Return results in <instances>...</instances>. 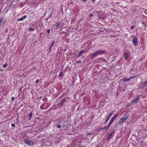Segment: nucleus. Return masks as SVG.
<instances>
[{
    "label": "nucleus",
    "instance_id": "obj_1",
    "mask_svg": "<svg viewBox=\"0 0 147 147\" xmlns=\"http://www.w3.org/2000/svg\"><path fill=\"white\" fill-rule=\"evenodd\" d=\"M128 117V116L125 114L119 120V125L121 124H123V122L127 119Z\"/></svg>",
    "mask_w": 147,
    "mask_h": 147
},
{
    "label": "nucleus",
    "instance_id": "obj_2",
    "mask_svg": "<svg viewBox=\"0 0 147 147\" xmlns=\"http://www.w3.org/2000/svg\"><path fill=\"white\" fill-rule=\"evenodd\" d=\"M132 42L134 45L135 46H136L138 45V39L135 36L133 37V39L132 40Z\"/></svg>",
    "mask_w": 147,
    "mask_h": 147
},
{
    "label": "nucleus",
    "instance_id": "obj_3",
    "mask_svg": "<svg viewBox=\"0 0 147 147\" xmlns=\"http://www.w3.org/2000/svg\"><path fill=\"white\" fill-rule=\"evenodd\" d=\"M24 142L26 144L28 145H32L33 144V142L32 141H30L27 140H25L24 141Z\"/></svg>",
    "mask_w": 147,
    "mask_h": 147
},
{
    "label": "nucleus",
    "instance_id": "obj_4",
    "mask_svg": "<svg viewBox=\"0 0 147 147\" xmlns=\"http://www.w3.org/2000/svg\"><path fill=\"white\" fill-rule=\"evenodd\" d=\"M139 99H140V96H137L136 98H135V99L134 100H133L131 101V102L132 103L137 102L138 101Z\"/></svg>",
    "mask_w": 147,
    "mask_h": 147
},
{
    "label": "nucleus",
    "instance_id": "obj_5",
    "mask_svg": "<svg viewBox=\"0 0 147 147\" xmlns=\"http://www.w3.org/2000/svg\"><path fill=\"white\" fill-rule=\"evenodd\" d=\"M129 53H125L123 55L124 58L126 60H127V58L129 57Z\"/></svg>",
    "mask_w": 147,
    "mask_h": 147
},
{
    "label": "nucleus",
    "instance_id": "obj_6",
    "mask_svg": "<svg viewBox=\"0 0 147 147\" xmlns=\"http://www.w3.org/2000/svg\"><path fill=\"white\" fill-rule=\"evenodd\" d=\"M92 55L91 56V58L92 59H93L94 57H96L98 55L96 51L92 53Z\"/></svg>",
    "mask_w": 147,
    "mask_h": 147
},
{
    "label": "nucleus",
    "instance_id": "obj_7",
    "mask_svg": "<svg viewBox=\"0 0 147 147\" xmlns=\"http://www.w3.org/2000/svg\"><path fill=\"white\" fill-rule=\"evenodd\" d=\"M96 52L98 55H100L102 54L105 53V51H97Z\"/></svg>",
    "mask_w": 147,
    "mask_h": 147
},
{
    "label": "nucleus",
    "instance_id": "obj_8",
    "mask_svg": "<svg viewBox=\"0 0 147 147\" xmlns=\"http://www.w3.org/2000/svg\"><path fill=\"white\" fill-rule=\"evenodd\" d=\"M113 136V132H111L109 135L107 136V140H110L112 138Z\"/></svg>",
    "mask_w": 147,
    "mask_h": 147
},
{
    "label": "nucleus",
    "instance_id": "obj_9",
    "mask_svg": "<svg viewBox=\"0 0 147 147\" xmlns=\"http://www.w3.org/2000/svg\"><path fill=\"white\" fill-rule=\"evenodd\" d=\"M27 17L25 15L22 16L20 18L18 19L17 20L18 21H23L24 19L26 18Z\"/></svg>",
    "mask_w": 147,
    "mask_h": 147
},
{
    "label": "nucleus",
    "instance_id": "obj_10",
    "mask_svg": "<svg viewBox=\"0 0 147 147\" xmlns=\"http://www.w3.org/2000/svg\"><path fill=\"white\" fill-rule=\"evenodd\" d=\"M85 50H82L80 52L78 55V57H80L82 55V53L85 52Z\"/></svg>",
    "mask_w": 147,
    "mask_h": 147
},
{
    "label": "nucleus",
    "instance_id": "obj_11",
    "mask_svg": "<svg viewBox=\"0 0 147 147\" xmlns=\"http://www.w3.org/2000/svg\"><path fill=\"white\" fill-rule=\"evenodd\" d=\"M111 116H110L109 115H108L107 116L106 118V120L105 121V123H106L108 121V120L110 119Z\"/></svg>",
    "mask_w": 147,
    "mask_h": 147
},
{
    "label": "nucleus",
    "instance_id": "obj_12",
    "mask_svg": "<svg viewBox=\"0 0 147 147\" xmlns=\"http://www.w3.org/2000/svg\"><path fill=\"white\" fill-rule=\"evenodd\" d=\"M123 80L125 81H129L130 80V78H124L123 79Z\"/></svg>",
    "mask_w": 147,
    "mask_h": 147
},
{
    "label": "nucleus",
    "instance_id": "obj_13",
    "mask_svg": "<svg viewBox=\"0 0 147 147\" xmlns=\"http://www.w3.org/2000/svg\"><path fill=\"white\" fill-rule=\"evenodd\" d=\"M114 120H115V119H113V118H112L111 119V121H110L109 123V126L110 125H111V124L113 123V122L114 121Z\"/></svg>",
    "mask_w": 147,
    "mask_h": 147
},
{
    "label": "nucleus",
    "instance_id": "obj_14",
    "mask_svg": "<svg viewBox=\"0 0 147 147\" xmlns=\"http://www.w3.org/2000/svg\"><path fill=\"white\" fill-rule=\"evenodd\" d=\"M61 24V22H59L56 25L57 28H58Z\"/></svg>",
    "mask_w": 147,
    "mask_h": 147
},
{
    "label": "nucleus",
    "instance_id": "obj_15",
    "mask_svg": "<svg viewBox=\"0 0 147 147\" xmlns=\"http://www.w3.org/2000/svg\"><path fill=\"white\" fill-rule=\"evenodd\" d=\"M32 112L30 114H29L28 115V116H29L28 120H30L31 119V117H32Z\"/></svg>",
    "mask_w": 147,
    "mask_h": 147
},
{
    "label": "nucleus",
    "instance_id": "obj_16",
    "mask_svg": "<svg viewBox=\"0 0 147 147\" xmlns=\"http://www.w3.org/2000/svg\"><path fill=\"white\" fill-rule=\"evenodd\" d=\"M118 115V114H116L114 115V116L112 117V118L115 120V118H116Z\"/></svg>",
    "mask_w": 147,
    "mask_h": 147
},
{
    "label": "nucleus",
    "instance_id": "obj_17",
    "mask_svg": "<svg viewBox=\"0 0 147 147\" xmlns=\"http://www.w3.org/2000/svg\"><path fill=\"white\" fill-rule=\"evenodd\" d=\"M114 113V111H113L110 113H109L108 114L110 116H111Z\"/></svg>",
    "mask_w": 147,
    "mask_h": 147
},
{
    "label": "nucleus",
    "instance_id": "obj_18",
    "mask_svg": "<svg viewBox=\"0 0 147 147\" xmlns=\"http://www.w3.org/2000/svg\"><path fill=\"white\" fill-rule=\"evenodd\" d=\"M109 124L108 125H106V126H105L103 128V129H105L106 127H107V129H108L109 127L111 125H110L109 126Z\"/></svg>",
    "mask_w": 147,
    "mask_h": 147
},
{
    "label": "nucleus",
    "instance_id": "obj_19",
    "mask_svg": "<svg viewBox=\"0 0 147 147\" xmlns=\"http://www.w3.org/2000/svg\"><path fill=\"white\" fill-rule=\"evenodd\" d=\"M3 18H1L0 19V25H1V24L3 22Z\"/></svg>",
    "mask_w": 147,
    "mask_h": 147
},
{
    "label": "nucleus",
    "instance_id": "obj_20",
    "mask_svg": "<svg viewBox=\"0 0 147 147\" xmlns=\"http://www.w3.org/2000/svg\"><path fill=\"white\" fill-rule=\"evenodd\" d=\"M142 23L144 25L145 27L147 25V22L146 21L145 22H142Z\"/></svg>",
    "mask_w": 147,
    "mask_h": 147
},
{
    "label": "nucleus",
    "instance_id": "obj_21",
    "mask_svg": "<svg viewBox=\"0 0 147 147\" xmlns=\"http://www.w3.org/2000/svg\"><path fill=\"white\" fill-rule=\"evenodd\" d=\"M81 63V61L80 60H78L76 61V63Z\"/></svg>",
    "mask_w": 147,
    "mask_h": 147
},
{
    "label": "nucleus",
    "instance_id": "obj_22",
    "mask_svg": "<svg viewBox=\"0 0 147 147\" xmlns=\"http://www.w3.org/2000/svg\"><path fill=\"white\" fill-rule=\"evenodd\" d=\"M143 86H147V81L145 82L144 84H143Z\"/></svg>",
    "mask_w": 147,
    "mask_h": 147
},
{
    "label": "nucleus",
    "instance_id": "obj_23",
    "mask_svg": "<svg viewBox=\"0 0 147 147\" xmlns=\"http://www.w3.org/2000/svg\"><path fill=\"white\" fill-rule=\"evenodd\" d=\"M7 63H5L4 65H3V67L4 68H5V67H6L7 66Z\"/></svg>",
    "mask_w": 147,
    "mask_h": 147
},
{
    "label": "nucleus",
    "instance_id": "obj_24",
    "mask_svg": "<svg viewBox=\"0 0 147 147\" xmlns=\"http://www.w3.org/2000/svg\"><path fill=\"white\" fill-rule=\"evenodd\" d=\"M40 108L42 109H46L47 108H44L43 107V105H42L40 106Z\"/></svg>",
    "mask_w": 147,
    "mask_h": 147
},
{
    "label": "nucleus",
    "instance_id": "obj_25",
    "mask_svg": "<svg viewBox=\"0 0 147 147\" xmlns=\"http://www.w3.org/2000/svg\"><path fill=\"white\" fill-rule=\"evenodd\" d=\"M55 41H53V42H52V43L51 45V47H52V46H53V44H54V43H55Z\"/></svg>",
    "mask_w": 147,
    "mask_h": 147
},
{
    "label": "nucleus",
    "instance_id": "obj_26",
    "mask_svg": "<svg viewBox=\"0 0 147 147\" xmlns=\"http://www.w3.org/2000/svg\"><path fill=\"white\" fill-rule=\"evenodd\" d=\"M29 31H33V29L32 28H29Z\"/></svg>",
    "mask_w": 147,
    "mask_h": 147
},
{
    "label": "nucleus",
    "instance_id": "obj_27",
    "mask_svg": "<svg viewBox=\"0 0 147 147\" xmlns=\"http://www.w3.org/2000/svg\"><path fill=\"white\" fill-rule=\"evenodd\" d=\"M135 27V26H131V29L132 30H133L134 28Z\"/></svg>",
    "mask_w": 147,
    "mask_h": 147
},
{
    "label": "nucleus",
    "instance_id": "obj_28",
    "mask_svg": "<svg viewBox=\"0 0 147 147\" xmlns=\"http://www.w3.org/2000/svg\"><path fill=\"white\" fill-rule=\"evenodd\" d=\"M50 29H48L47 30V32L48 33V34H49L50 33Z\"/></svg>",
    "mask_w": 147,
    "mask_h": 147
},
{
    "label": "nucleus",
    "instance_id": "obj_29",
    "mask_svg": "<svg viewBox=\"0 0 147 147\" xmlns=\"http://www.w3.org/2000/svg\"><path fill=\"white\" fill-rule=\"evenodd\" d=\"M62 73H63V72H60L59 73V76H61L62 75Z\"/></svg>",
    "mask_w": 147,
    "mask_h": 147
},
{
    "label": "nucleus",
    "instance_id": "obj_30",
    "mask_svg": "<svg viewBox=\"0 0 147 147\" xmlns=\"http://www.w3.org/2000/svg\"><path fill=\"white\" fill-rule=\"evenodd\" d=\"M11 126L12 127H14L15 126V124L14 123H12L11 125Z\"/></svg>",
    "mask_w": 147,
    "mask_h": 147
},
{
    "label": "nucleus",
    "instance_id": "obj_31",
    "mask_svg": "<svg viewBox=\"0 0 147 147\" xmlns=\"http://www.w3.org/2000/svg\"><path fill=\"white\" fill-rule=\"evenodd\" d=\"M65 98H63L62 101V102H64L65 101Z\"/></svg>",
    "mask_w": 147,
    "mask_h": 147
},
{
    "label": "nucleus",
    "instance_id": "obj_32",
    "mask_svg": "<svg viewBox=\"0 0 147 147\" xmlns=\"http://www.w3.org/2000/svg\"><path fill=\"white\" fill-rule=\"evenodd\" d=\"M14 99V97H12L11 98V100L12 101H13Z\"/></svg>",
    "mask_w": 147,
    "mask_h": 147
},
{
    "label": "nucleus",
    "instance_id": "obj_33",
    "mask_svg": "<svg viewBox=\"0 0 147 147\" xmlns=\"http://www.w3.org/2000/svg\"><path fill=\"white\" fill-rule=\"evenodd\" d=\"M39 81V80L38 79H37L36 81V84L38 83V82Z\"/></svg>",
    "mask_w": 147,
    "mask_h": 147
},
{
    "label": "nucleus",
    "instance_id": "obj_34",
    "mask_svg": "<svg viewBox=\"0 0 147 147\" xmlns=\"http://www.w3.org/2000/svg\"><path fill=\"white\" fill-rule=\"evenodd\" d=\"M57 128H60L61 127L60 125H57Z\"/></svg>",
    "mask_w": 147,
    "mask_h": 147
},
{
    "label": "nucleus",
    "instance_id": "obj_35",
    "mask_svg": "<svg viewBox=\"0 0 147 147\" xmlns=\"http://www.w3.org/2000/svg\"><path fill=\"white\" fill-rule=\"evenodd\" d=\"M134 76H133L131 77L130 78V79H133L134 78Z\"/></svg>",
    "mask_w": 147,
    "mask_h": 147
},
{
    "label": "nucleus",
    "instance_id": "obj_36",
    "mask_svg": "<svg viewBox=\"0 0 147 147\" xmlns=\"http://www.w3.org/2000/svg\"><path fill=\"white\" fill-rule=\"evenodd\" d=\"M52 47H50V48H49V50H50V51H51V48Z\"/></svg>",
    "mask_w": 147,
    "mask_h": 147
},
{
    "label": "nucleus",
    "instance_id": "obj_37",
    "mask_svg": "<svg viewBox=\"0 0 147 147\" xmlns=\"http://www.w3.org/2000/svg\"><path fill=\"white\" fill-rule=\"evenodd\" d=\"M82 1H86V0H82Z\"/></svg>",
    "mask_w": 147,
    "mask_h": 147
}]
</instances>
